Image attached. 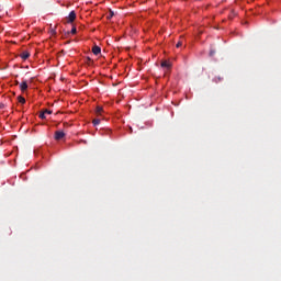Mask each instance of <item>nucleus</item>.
<instances>
[{"instance_id": "nucleus-9", "label": "nucleus", "mask_w": 281, "mask_h": 281, "mask_svg": "<svg viewBox=\"0 0 281 281\" xmlns=\"http://www.w3.org/2000/svg\"><path fill=\"white\" fill-rule=\"evenodd\" d=\"M93 126H98L100 124V119H94L92 121Z\"/></svg>"}, {"instance_id": "nucleus-12", "label": "nucleus", "mask_w": 281, "mask_h": 281, "mask_svg": "<svg viewBox=\"0 0 281 281\" xmlns=\"http://www.w3.org/2000/svg\"><path fill=\"white\" fill-rule=\"evenodd\" d=\"M44 113H45L46 115H52V111H50V110H45Z\"/></svg>"}, {"instance_id": "nucleus-18", "label": "nucleus", "mask_w": 281, "mask_h": 281, "mask_svg": "<svg viewBox=\"0 0 281 281\" xmlns=\"http://www.w3.org/2000/svg\"><path fill=\"white\" fill-rule=\"evenodd\" d=\"M218 80H221V77H218Z\"/></svg>"}, {"instance_id": "nucleus-11", "label": "nucleus", "mask_w": 281, "mask_h": 281, "mask_svg": "<svg viewBox=\"0 0 281 281\" xmlns=\"http://www.w3.org/2000/svg\"><path fill=\"white\" fill-rule=\"evenodd\" d=\"M45 112H42V113H40V117H41V120H45Z\"/></svg>"}, {"instance_id": "nucleus-2", "label": "nucleus", "mask_w": 281, "mask_h": 281, "mask_svg": "<svg viewBox=\"0 0 281 281\" xmlns=\"http://www.w3.org/2000/svg\"><path fill=\"white\" fill-rule=\"evenodd\" d=\"M63 137H65V132L63 131H56L55 132V139L58 142L60 139H63Z\"/></svg>"}, {"instance_id": "nucleus-7", "label": "nucleus", "mask_w": 281, "mask_h": 281, "mask_svg": "<svg viewBox=\"0 0 281 281\" xmlns=\"http://www.w3.org/2000/svg\"><path fill=\"white\" fill-rule=\"evenodd\" d=\"M103 111H104V110H103L102 106H100V105H98L97 109H95L97 115H102Z\"/></svg>"}, {"instance_id": "nucleus-13", "label": "nucleus", "mask_w": 281, "mask_h": 281, "mask_svg": "<svg viewBox=\"0 0 281 281\" xmlns=\"http://www.w3.org/2000/svg\"><path fill=\"white\" fill-rule=\"evenodd\" d=\"M113 11H110V14L108 15V19H113Z\"/></svg>"}, {"instance_id": "nucleus-6", "label": "nucleus", "mask_w": 281, "mask_h": 281, "mask_svg": "<svg viewBox=\"0 0 281 281\" xmlns=\"http://www.w3.org/2000/svg\"><path fill=\"white\" fill-rule=\"evenodd\" d=\"M160 66L162 67V68H166V69H170V63H168V61H161V64H160Z\"/></svg>"}, {"instance_id": "nucleus-17", "label": "nucleus", "mask_w": 281, "mask_h": 281, "mask_svg": "<svg viewBox=\"0 0 281 281\" xmlns=\"http://www.w3.org/2000/svg\"><path fill=\"white\" fill-rule=\"evenodd\" d=\"M82 144H87V140H80Z\"/></svg>"}, {"instance_id": "nucleus-5", "label": "nucleus", "mask_w": 281, "mask_h": 281, "mask_svg": "<svg viewBox=\"0 0 281 281\" xmlns=\"http://www.w3.org/2000/svg\"><path fill=\"white\" fill-rule=\"evenodd\" d=\"M20 89H21V91H27V81H23V82L20 85Z\"/></svg>"}, {"instance_id": "nucleus-14", "label": "nucleus", "mask_w": 281, "mask_h": 281, "mask_svg": "<svg viewBox=\"0 0 281 281\" xmlns=\"http://www.w3.org/2000/svg\"><path fill=\"white\" fill-rule=\"evenodd\" d=\"M214 54H216V52L210 50V56H214Z\"/></svg>"}, {"instance_id": "nucleus-16", "label": "nucleus", "mask_w": 281, "mask_h": 281, "mask_svg": "<svg viewBox=\"0 0 281 281\" xmlns=\"http://www.w3.org/2000/svg\"><path fill=\"white\" fill-rule=\"evenodd\" d=\"M0 109H5V104L0 103Z\"/></svg>"}, {"instance_id": "nucleus-15", "label": "nucleus", "mask_w": 281, "mask_h": 281, "mask_svg": "<svg viewBox=\"0 0 281 281\" xmlns=\"http://www.w3.org/2000/svg\"><path fill=\"white\" fill-rule=\"evenodd\" d=\"M182 43L181 42H178L176 47H181Z\"/></svg>"}, {"instance_id": "nucleus-4", "label": "nucleus", "mask_w": 281, "mask_h": 281, "mask_svg": "<svg viewBox=\"0 0 281 281\" xmlns=\"http://www.w3.org/2000/svg\"><path fill=\"white\" fill-rule=\"evenodd\" d=\"M22 60H27L30 58V53L27 50L21 53Z\"/></svg>"}, {"instance_id": "nucleus-1", "label": "nucleus", "mask_w": 281, "mask_h": 281, "mask_svg": "<svg viewBox=\"0 0 281 281\" xmlns=\"http://www.w3.org/2000/svg\"><path fill=\"white\" fill-rule=\"evenodd\" d=\"M76 21V11H71L66 18V23H72Z\"/></svg>"}, {"instance_id": "nucleus-10", "label": "nucleus", "mask_w": 281, "mask_h": 281, "mask_svg": "<svg viewBox=\"0 0 281 281\" xmlns=\"http://www.w3.org/2000/svg\"><path fill=\"white\" fill-rule=\"evenodd\" d=\"M78 30L76 29V26H72L70 34H77Z\"/></svg>"}, {"instance_id": "nucleus-8", "label": "nucleus", "mask_w": 281, "mask_h": 281, "mask_svg": "<svg viewBox=\"0 0 281 281\" xmlns=\"http://www.w3.org/2000/svg\"><path fill=\"white\" fill-rule=\"evenodd\" d=\"M18 101L20 102V104H25V98H23L22 95L18 97Z\"/></svg>"}, {"instance_id": "nucleus-3", "label": "nucleus", "mask_w": 281, "mask_h": 281, "mask_svg": "<svg viewBox=\"0 0 281 281\" xmlns=\"http://www.w3.org/2000/svg\"><path fill=\"white\" fill-rule=\"evenodd\" d=\"M101 52L102 48H100V46L95 45L92 47V54H94V56H98Z\"/></svg>"}]
</instances>
